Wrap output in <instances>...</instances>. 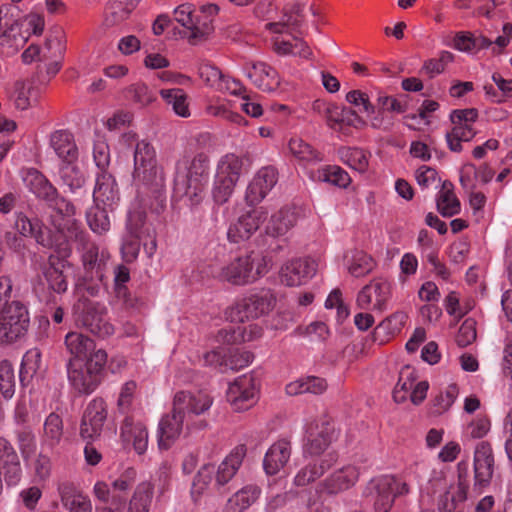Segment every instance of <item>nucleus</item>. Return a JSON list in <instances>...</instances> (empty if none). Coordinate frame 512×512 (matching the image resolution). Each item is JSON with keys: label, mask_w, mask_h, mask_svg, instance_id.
<instances>
[{"label": "nucleus", "mask_w": 512, "mask_h": 512, "mask_svg": "<svg viewBox=\"0 0 512 512\" xmlns=\"http://www.w3.org/2000/svg\"><path fill=\"white\" fill-rule=\"evenodd\" d=\"M212 403L213 399L205 393L177 392L173 398L170 413L164 415L159 422V448L169 449L180 437L184 428L187 433L206 429L208 422L199 416L209 410Z\"/></svg>", "instance_id": "1"}, {"label": "nucleus", "mask_w": 512, "mask_h": 512, "mask_svg": "<svg viewBox=\"0 0 512 512\" xmlns=\"http://www.w3.org/2000/svg\"><path fill=\"white\" fill-rule=\"evenodd\" d=\"M209 179V159L203 153L192 160L183 158L176 164L174 190L189 199L191 205L199 204Z\"/></svg>", "instance_id": "2"}, {"label": "nucleus", "mask_w": 512, "mask_h": 512, "mask_svg": "<svg viewBox=\"0 0 512 512\" xmlns=\"http://www.w3.org/2000/svg\"><path fill=\"white\" fill-rule=\"evenodd\" d=\"M133 179L143 193L163 202L162 197L165 191L163 171L157 166L154 147L146 140L135 144Z\"/></svg>", "instance_id": "3"}, {"label": "nucleus", "mask_w": 512, "mask_h": 512, "mask_svg": "<svg viewBox=\"0 0 512 512\" xmlns=\"http://www.w3.org/2000/svg\"><path fill=\"white\" fill-rule=\"evenodd\" d=\"M24 182L29 189L38 199L43 200L48 212V223L54 228H60L61 219L74 217L76 208L67 199L61 196L52 183L46 178L44 174L36 169H29Z\"/></svg>", "instance_id": "4"}, {"label": "nucleus", "mask_w": 512, "mask_h": 512, "mask_svg": "<svg viewBox=\"0 0 512 512\" xmlns=\"http://www.w3.org/2000/svg\"><path fill=\"white\" fill-rule=\"evenodd\" d=\"M106 362L107 353L103 349H98L84 364L70 359L67 374L73 388L81 394L92 393L104 377Z\"/></svg>", "instance_id": "5"}, {"label": "nucleus", "mask_w": 512, "mask_h": 512, "mask_svg": "<svg viewBox=\"0 0 512 512\" xmlns=\"http://www.w3.org/2000/svg\"><path fill=\"white\" fill-rule=\"evenodd\" d=\"M65 238L73 241L77 251L81 253L85 273H95V277L102 281L106 254L104 251L99 252L98 245L90 239L85 231L80 229L78 222L73 217L66 222Z\"/></svg>", "instance_id": "6"}, {"label": "nucleus", "mask_w": 512, "mask_h": 512, "mask_svg": "<svg viewBox=\"0 0 512 512\" xmlns=\"http://www.w3.org/2000/svg\"><path fill=\"white\" fill-rule=\"evenodd\" d=\"M268 271L266 260L260 254L251 252L239 256L220 270L218 277L233 285H246L256 281Z\"/></svg>", "instance_id": "7"}, {"label": "nucleus", "mask_w": 512, "mask_h": 512, "mask_svg": "<svg viewBox=\"0 0 512 512\" xmlns=\"http://www.w3.org/2000/svg\"><path fill=\"white\" fill-rule=\"evenodd\" d=\"M408 492L407 483L394 476L385 475L371 479L364 487L362 496L373 502L375 512H389L395 498Z\"/></svg>", "instance_id": "8"}, {"label": "nucleus", "mask_w": 512, "mask_h": 512, "mask_svg": "<svg viewBox=\"0 0 512 512\" xmlns=\"http://www.w3.org/2000/svg\"><path fill=\"white\" fill-rule=\"evenodd\" d=\"M276 299L270 290H261L236 301L226 311L231 322H245L268 314L274 307Z\"/></svg>", "instance_id": "9"}, {"label": "nucleus", "mask_w": 512, "mask_h": 512, "mask_svg": "<svg viewBox=\"0 0 512 512\" xmlns=\"http://www.w3.org/2000/svg\"><path fill=\"white\" fill-rule=\"evenodd\" d=\"M30 323L29 313L19 301H6L0 311V344L13 343L24 336Z\"/></svg>", "instance_id": "10"}, {"label": "nucleus", "mask_w": 512, "mask_h": 512, "mask_svg": "<svg viewBox=\"0 0 512 512\" xmlns=\"http://www.w3.org/2000/svg\"><path fill=\"white\" fill-rule=\"evenodd\" d=\"M73 311L77 324L85 327L91 333L99 337H106L113 333V326L106 318L107 311L103 304L82 296L74 304Z\"/></svg>", "instance_id": "11"}, {"label": "nucleus", "mask_w": 512, "mask_h": 512, "mask_svg": "<svg viewBox=\"0 0 512 512\" xmlns=\"http://www.w3.org/2000/svg\"><path fill=\"white\" fill-rule=\"evenodd\" d=\"M66 222L67 219H61L60 228L53 227L52 229L37 218L31 220L23 213H19L17 214L15 227L22 236L33 237L44 248L56 249L64 240Z\"/></svg>", "instance_id": "12"}, {"label": "nucleus", "mask_w": 512, "mask_h": 512, "mask_svg": "<svg viewBox=\"0 0 512 512\" xmlns=\"http://www.w3.org/2000/svg\"><path fill=\"white\" fill-rule=\"evenodd\" d=\"M335 427L332 419L321 415L306 425L304 455L320 456L330 446L334 439Z\"/></svg>", "instance_id": "13"}, {"label": "nucleus", "mask_w": 512, "mask_h": 512, "mask_svg": "<svg viewBox=\"0 0 512 512\" xmlns=\"http://www.w3.org/2000/svg\"><path fill=\"white\" fill-rule=\"evenodd\" d=\"M135 470L128 469L119 478L112 482L111 487L104 481H98L94 485L95 497L103 502L109 503L116 510H121L126 505L128 491L135 483Z\"/></svg>", "instance_id": "14"}, {"label": "nucleus", "mask_w": 512, "mask_h": 512, "mask_svg": "<svg viewBox=\"0 0 512 512\" xmlns=\"http://www.w3.org/2000/svg\"><path fill=\"white\" fill-rule=\"evenodd\" d=\"M125 234L142 240V246L149 258L154 255L157 248L155 230L146 221V213L144 211L134 210L129 212Z\"/></svg>", "instance_id": "15"}, {"label": "nucleus", "mask_w": 512, "mask_h": 512, "mask_svg": "<svg viewBox=\"0 0 512 512\" xmlns=\"http://www.w3.org/2000/svg\"><path fill=\"white\" fill-rule=\"evenodd\" d=\"M227 400L238 412L252 407L257 400L255 377L249 374L235 379L227 390Z\"/></svg>", "instance_id": "16"}, {"label": "nucleus", "mask_w": 512, "mask_h": 512, "mask_svg": "<svg viewBox=\"0 0 512 512\" xmlns=\"http://www.w3.org/2000/svg\"><path fill=\"white\" fill-rule=\"evenodd\" d=\"M107 419V405L102 398L93 399L86 407L80 424V436L94 440L101 435Z\"/></svg>", "instance_id": "17"}, {"label": "nucleus", "mask_w": 512, "mask_h": 512, "mask_svg": "<svg viewBox=\"0 0 512 512\" xmlns=\"http://www.w3.org/2000/svg\"><path fill=\"white\" fill-rule=\"evenodd\" d=\"M358 478L359 471L355 466H345L319 482L316 486V493L319 496L336 495L354 486Z\"/></svg>", "instance_id": "18"}, {"label": "nucleus", "mask_w": 512, "mask_h": 512, "mask_svg": "<svg viewBox=\"0 0 512 512\" xmlns=\"http://www.w3.org/2000/svg\"><path fill=\"white\" fill-rule=\"evenodd\" d=\"M317 264L310 258H299L288 262L280 272L281 282L289 287L300 286L312 278Z\"/></svg>", "instance_id": "19"}, {"label": "nucleus", "mask_w": 512, "mask_h": 512, "mask_svg": "<svg viewBox=\"0 0 512 512\" xmlns=\"http://www.w3.org/2000/svg\"><path fill=\"white\" fill-rule=\"evenodd\" d=\"M308 2L309 0H291L283 8L282 20L267 23L266 29L274 33H284L286 28H290L291 31L301 33L300 27L304 23V10Z\"/></svg>", "instance_id": "20"}, {"label": "nucleus", "mask_w": 512, "mask_h": 512, "mask_svg": "<svg viewBox=\"0 0 512 512\" xmlns=\"http://www.w3.org/2000/svg\"><path fill=\"white\" fill-rule=\"evenodd\" d=\"M266 218L267 213L261 208L253 209L240 216L228 229L227 236L229 240L237 243L241 240L249 239L251 235L259 229Z\"/></svg>", "instance_id": "21"}, {"label": "nucleus", "mask_w": 512, "mask_h": 512, "mask_svg": "<svg viewBox=\"0 0 512 512\" xmlns=\"http://www.w3.org/2000/svg\"><path fill=\"white\" fill-rule=\"evenodd\" d=\"M243 69L252 83L264 92L275 91L280 85L277 71L264 62H248Z\"/></svg>", "instance_id": "22"}, {"label": "nucleus", "mask_w": 512, "mask_h": 512, "mask_svg": "<svg viewBox=\"0 0 512 512\" xmlns=\"http://www.w3.org/2000/svg\"><path fill=\"white\" fill-rule=\"evenodd\" d=\"M390 295V284L383 279H376L364 286L358 293L357 304L362 309H367L373 304V309L382 311Z\"/></svg>", "instance_id": "23"}, {"label": "nucleus", "mask_w": 512, "mask_h": 512, "mask_svg": "<svg viewBox=\"0 0 512 512\" xmlns=\"http://www.w3.org/2000/svg\"><path fill=\"white\" fill-rule=\"evenodd\" d=\"M247 448L241 444L236 446L228 456L220 463L215 473L214 486L218 491L225 490L226 485L234 478L239 470L245 456Z\"/></svg>", "instance_id": "24"}, {"label": "nucleus", "mask_w": 512, "mask_h": 512, "mask_svg": "<svg viewBox=\"0 0 512 512\" xmlns=\"http://www.w3.org/2000/svg\"><path fill=\"white\" fill-rule=\"evenodd\" d=\"M494 455L489 442L482 441L477 444L474 453L475 482L480 486L487 485L494 472Z\"/></svg>", "instance_id": "25"}, {"label": "nucleus", "mask_w": 512, "mask_h": 512, "mask_svg": "<svg viewBox=\"0 0 512 512\" xmlns=\"http://www.w3.org/2000/svg\"><path fill=\"white\" fill-rule=\"evenodd\" d=\"M291 442L287 439L276 441L265 454L263 467L268 475H276L288 463L291 456Z\"/></svg>", "instance_id": "26"}, {"label": "nucleus", "mask_w": 512, "mask_h": 512, "mask_svg": "<svg viewBox=\"0 0 512 512\" xmlns=\"http://www.w3.org/2000/svg\"><path fill=\"white\" fill-rule=\"evenodd\" d=\"M58 492L62 505L69 512H92L91 500L84 496L73 483L60 484Z\"/></svg>", "instance_id": "27"}, {"label": "nucleus", "mask_w": 512, "mask_h": 512, "mask_svg": "<svg viewBox=\"0 0 512 512\" xmlns=\"http://www.w3.org/2000/svg\"><path fill=\"white\" fill-rule=\"evenodd\" d=\"M121 438L125 443H132L134 450L140 455L147 449V428L140 422L135 423L131 417H126L123 421Z\"/></svg>", "instance_id": "28"}, {"label": "nucleus", "mask_w": 512, "mask_h": 512, "mask_svg": "<svg viewBox=\"0 0 512 512\" xmlns=\"http://www.w3.org/2000/svg\"><path fill=\"white\" fill-rule=\"evenodd\" d=\"M64 267L65 262L62 259L58 256L50 255L42 269L49 288L58 294L65 293L68 288L66 277L63 274Z\"/></svg>", "instance_id": "29"}, {"label": "nucleus", "mask_w": 512, "mask_h": 512, "mask_svg": "<svg viewBox=\"0 0 512 512\" xmlns=\"http://www.w3.org/2000/svg\"><path fill=\"white\" fill-rule=\"evenodd\" d=\"M94 202L112 206L119 200V192L114 177L106 171L101 172L96 179L92 193Z\"/></svg>", "instance_id": "30"}, {"label": "nucleus", "mask_w": 512, "mask_h": 512, "mask_svg": "<svg viewBox=\"0 0 512 512\" xmlns=\"http://www.w3.org/2000/svg\"><path fill=\"white\" fill-rule=\"evenodd\" d=\"M50 145L65 163H74L78 158V149L73 135L66 130H58L51 134Z\"/></svg>", "instance_id": "31"}, {"label": "nucleus", "mask_w": 512, "mask_h": 512, "mask_svg": "<svg viewBox=\"0 0 512 512\" xmlns=\"http://www.w3.org/2000/svg\"><path fill=\"white\" fill-rule=\"evenodd\" d=\"M65 345L71 355L75 357L72 361L82 362L83 359L87 361L98 350L91 338L78 332H69L65 337Z\"/></svg>", "instance_id": "32"}, {"label": "nucleus", "mask_w": 512, "mask_h": 512, "mask_svg": "<svg viewBox=\"0 0 512 512\" xmlns=\"http://www.w3.org/2000/svg\"><path fill=\"white\" fill-rule=\"evenodd\" d=\"M297 222L295 209L283 207L271 216L266 234L272 237L285 235Z\"/></svg>", "instance_id": "33"}, {"label": "nucleus", "mask_w": 512, "mask_h": 512, "mask_svg": "<svg viewBox=\"0 0 512 512\" xmlns=\"http://www.w3.org/2000/svg\"><path fill=\"white\" fill-rule=\"evenodd\" d=\"M139 0H110L106 7L104 25L113 27L129 18Z\"/></svg>", "instance_id": "34"}, {"label": "nucleus", "mask_w": 512, "mask_h": 512, "mask_svg": "<svg viewBox=\"0 0 512 512\" xmlns=\"http://www.w3.org/2000/svg\"><path fill=\"white\" fill-rule=\"evenodd\" d=\"M332 455H328V458H323L319 463L310 462L302 467L294 478L296 486H306L316 479L320 478L327 470H329L333 462Z\"/></svg>", "instance_id": "35"}, {"label": "nucleus", "mask_w": 512, "mask_h": 512, "mask_svg": "<svg viewBox=\"0 0 512 512\" xmlns=\"http://www.w3.org/2000/svg\"><path fill=\"white\" fill-rule=\"evenodd\" d=\"M213 19L207 15H193V24L187 31H183L182 34L186 37L190 44L197 45L205 41L208 36L213 32Z\"/></svg>", "instance_id": "36"}, {"label": "nucleus", "mask_w": 512, "mask_h": 512, "mask_svg": "<svg viewBox=\"0 0 512 512\" xmlns=\"http://www.w3.org/2000/svg\"><path fill=\"white\" fill-rule=\"evenodd\" d=\"M437 209L444 217H451L460 211V202L454 194L453 184L445 180L437 198Z\"/></svg>", "instance_id": "37"}, {"label": "nucleus", "mask_w": 512, "mask_h": 512, "mask_svg": "<svg viewBox=\"0 0 512 512\" xmlns=\"http://www.w3.org/2000/svg\"><path fill=\"white\" fill-rule=\"evenodd\" d=\"M406 319L407 315L403 312H396L387 317L374 329V339L384 343L389 337L401 331Z\"/></svg>", "instance_id": "38"}, {"label": "nucleus", "mask_w": 512, "mask_h": 512, "mask_svg": "<svg viewBox=\"0 0 512 512\" xmlns=\"http://www.w3.org/2000/svg\"><path fill=\"white\" fill-rule=\"evenodd\" d=\"M260 489L249 485L237 491L226 504V512H242L251 506L258 498Z\"/></svg>", "instance_id": "39"}, {"label": "nucleus", "mask_w": 512, "mask_h": 512, "mask_svg": "<svg viewBox=\"0 0 512 512\" xmlns=\"http://www.w3.org/2000/svg\"><path fill=\"white\" fill-rule=\"evenodd\" d=\"M153 495L150 483L139 484L129 502L127 512H149V506Z\"/></svg>", "instance_id": "40"}, {"label": "nucleus", "mask_w": 512, "mask_h": 512, "mask_svg": "<svg viewBox=\"0 0 512 512\" xmlns=\"http://www.w3.org/2000/svg\"><path fill=\"white\" fill-rule=\"evenodd\" d=\"M476 135V131L472 127V125L453 127L451 131L446 133V141L449 149L452 152H461L462 151V142L471 141Z\"/></svg>", "instance_id": "41"}, {"label": "nucleus", "mask_w": 512, "mask_h": 512, "mask_svg": "<svg viewBox=\"0 0 512 512\" xmlns=\"http://www.w3.org/2000/svg\"><path fill=\"white\" fill-rule=\"evenodd\" d=\"M161 96L172 105L174 112L181 117H188L190 115L187 95L179 88L163 89L160 91Z\"/></svg>", "instance_id": "42"}, {"label": "nucleus", "mask_w": 512, "mask_h": 512, "mask_svg": "<svg viewBox=\"0 0 512 512\" xmlns=\"http://www.w3.org/2000/svg\"><path fill=\"white\" fill-rule=\"evenodd\" d=\"M338 154L345 164L359 172H364L368 167V158L360 148L341 147Z\"/></svg>", "instance_id": "43"}, {"label": "nucleus", "mask_w": 512, "mask_h": 512, "mask_svg": "<svg viewBox=\"0 0 512 512\" xmlns=\"http://www.w3.org/2000/svg\"><path fill=\"white\" fill-rule=\"evenodd\" d=\"M60 177L70 192L75 193L85 184V177L74 163H66L60 169Z\"/></svg>", "instance_id": "44"}, {"label": "nucleus", "mask_w": 512, "mask_h": 512, "mask_svg": "<svg viewBox=\"0 0 512 512\" xmlns=\"http://www.w3.org/2000/svg\"><path fill=\"white\" fill-rule=\"evenodd\" d=\"M63 435V423L59 415L51 413L44 423V442L54 447L57 445Z\"/></svg>", "instance_id": "45"}, {"label": "nucleus", "mask_w": 512, "mask_h": 512, "mask_svg": "<svg viewBox=\"0 0 512 512\" xmlns=\"http://www.w3.org/2000/svg\"><path fill=\"white\" fill-rule=\"evenodd\" d=\"M15 392V375L11 363L4 360L0 363V393L3 399L12 398Z\"/></svg>", "instance_id": "46"}, {"label": "nucleus", "mask_w": 512, "mask_h": 512, "mask_svg": "<svg viewBox=\"0 0 512 512\" xmlns=\"http://www.w3.org/2000/svg\"><path fill=\"white\" fill-rule=\"evenodd\" d=\"M86 219L89 227L95 233L102 234L110 228L107 211L100 208L98 204L87 211Z\"/></svg>", "instance_id": "47"}, {"label": "nucleus", "mask_w": 512, "mask_h": 512, "mask_svg": "<svg viewBox=\"0 0 512 512\" xmlns=\"http://www.w3.org/2000/svg\"><path fill=\"white\" fill-rule=\"evenodd\" d=\"M373 267L374 262L369 255L363 251H354L348 271L354 277H362L370 273Z\"/></svg>", "instance_id": "48"}, {"label": "nucleus", "mask_w": 512, "mask_h": 512, "mask_svg": "<svg viewBox=\"0 0 512 512\" xmlns=\"http://www.w3.org/2000/svg\"><path fill=\"white\" fill-rule=\"evenodd\" d=\"M243 161L241 158L234 154H228L218 165L217 174L231 178L234 182L237 183L239 176L242 172Z\"/></svg>", "instance_id": "49"}, {"label": "nucleus", "mask_w": 512, "mask_h": 512, "mask_svg": "<svg viewBox=\"0 0 512 512\" xmlns=\"http://www.w3.org/2000/svg\"><path fill=\"white\" fill-rule=\"evenodd\" d=\"M19 9L16 6L6 4L0 7V30L2 36L10 37L15 26L19 25Z\"/></svg>", "instance_id": "50"}, {"label": "nucleus", "mask_w": 512, "mask_h": 512, "mask_svg": "<svg viewBox=\"0 0 512 512\" xmlns=\"http://www.w3.org/2000/svg\"><path fill=\"white\" fill-rule=\"evenodd\" d=\"M289 149L291 153L302 161H320L322 158L319 153L308 143L300 138H292L289 141Z\"/></svg>", "instance_id": "51"}, {"label": "nucleus", "mask_w": 512, "mask_h": 512, "mask_svg": "<svg viewBox=\"0 0 512 512\" xmlns=\"http://www.w3.org/2000/svg\"><path fill=\"white\" fill-rule=\"evenodd\" d=\"M41 369V352L37 348L28 350L22 359L20 379L33 377Z\"/></svg>", "instance_id": "52"}, {"label": "nucleus", "mask_w": 512, "mask_h": 512, "mask_svg": "<svg viewBox=\"0 0 512 512\" xmlns=\"http://www.w3.org/2000/svg\"><path fill=\"white\" fill-rule=\"evenodd\" d=\"M45 49L51 50L52 48H55V52L53 56L55 57V60L48 64L47 66V74L49 75H56L61 67H62V59L65 52V46L61 40L60 37L55 36L52 38H48L45 41Z\"/></svg>", "instance_id": "53"}, {"label": "nucleus", "mask_w": 512, "mask_h": 512, "mask_svg": "<svg viewBox=\"0 0 512 512\" xmlns=\"http://www.w3.org/2000/svg\"><path fill=\"white\" fill-rule=\"evenodd\" d=\"M126 97L132 99L140 106H146L156 99L154 93L144 83L130 85L126 89Z\"/></svg>", "instance_id": "54"}, {"label": "nucleus", "mask_w": 512, "mask_h": 512, "mask_svg": "<svg viewBox=\"0 0 512 512\" xmlns=\"http://www.w3.org/2000/svg\"><path fill=\"white\" fill-rule=\"evenodd\" d=\"M454 60V55L449 51H442L439 58L429 59L424 62L422 70L429 78L444 72L445 67Z\"/></svg>", "instance_id": "55"}, {"label": "nucleus", "mask_w": 512, "mask_h": 512, "mask_svg": "<svg viewBox=\"0 0 512 512\" xmlns=\"http://www.w3.org/2000/svg\"><path fill=\"white\" fill-rule=\"evenodd\" d=\"M235 185L236 182H234L231 178L217 174L213 188V198L215 202L219 204L225 203L231 196Z\"/></svg>", "instance_id": "56"}, {"label": "nucleus", "mask_w": 512, "mask_h": 512, "mask_svg": "<svg viewBox=\"0 0 512 512\" xmlns=\"http://www.w3.org/2000/svg\"><path fill=\"white\" fill-rule=\"evenodd\" d=\"M476 322L472 318L466 319L460 326L455 341L459 347H466L476 340Z\"/></svg>", "instance_id": "57"}, {"label": "nucleus", "mask_w": 512, "mask_h": 512, "mask_svg": "<svg viewBox=\"0 0 512 512\" xmlns=\"http://www.w3.org/2000/svg\"><path fill=\"white\" fill-rule=\"evenodd\" d=\"M214 472L212 464L203 465L193 480L192 494L200 495L208 484L211 483Z\"/></svg>", "instance_id": "58"}, {"label": "nucleus", "mask_w": 512, "mask_h": 512, "mask_svg": "<svg viewBox=\"0 0 512 512\" xmlns=\"http://www.w3.org/2000/svg\"><path fill=\"white\" fill-rule=\"evenodd\" d=\"M17 440L23 458L29 459L35 452L34 434L30 429L24 428L17 432Z\"/></svg>", "instance_id": "59"}, {"label": "nucleus", "mask_w": 512, "mask_h": 512, "mask_svg": "<svg viewBox=\"0 0 512 512\" xmlns=\"http://www.w3.org/2000/svg\"><path fill=\"white\" fill-rule=\"evenodd\" d=\"M457 394V386L453 384L448 387L445 394L440 393L437 395L433 400V405L435 407L434 413L441 414L447 411L453 404Z\"/></svg>", "instance_id": "60"}, {"label": "nucleus", "mask_w": 512, "mask_h": 512, "mask_svg": "<svg viewBox=\"0 0 512 512\" xmlns=\"http://www.w3.org/2000/svg\"><path fill=\"white\" fill-rule=\"evenodd\" d=\"M253 357V354L249 351H234L224 360V367L237 371L250 364Z\"/></svg>", "instance_id": "61"}, {"label": "nucleus", "mask_w": 512, "mask_h": 512, "mask_svg": "<svg viewBox=\"0 0 512 512\" xmlns=\"http://www.w3.org/2000/svg\"><path fill=\"white\" fill-rule=\"evenodd\" d=\"M339 125H347L354 128H363L367 125L366 121L358 113L348 107H342L339 116L336 119Z\"/></svg>", "instance_id": "62"}, {"label": "nucleus", "mask_w": 512, "mask_h": 512, "mask_svg": "<svg viewBox=\"0 0 512 512\" xmlns=\"http://www.w3.org/2000/svg\"><path fill=\"white\" fill-rule=\"evenodd\" d=\"M478 118V111L475 108L457 109L450 114L453 127L472 125Z\"/></svg>", "instance_id": "63"}, {"label": "nucleus", "mask_w": 512, "mask_h": 512, "mask_svg": "<svg viewBox=\"0 0 512 512\" xmlns=\"http://www.w3.org/2000/svg\"><path fill=\"white\" fill-rule=\"evenodd\" d=\"M141 245L142 240L136 237H130L129 235L125 234L121 246V251L124 259L127 262L134 261L138 257Z\"/></svg>", "instance_id": "64"}]
</instances>
